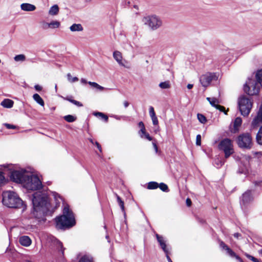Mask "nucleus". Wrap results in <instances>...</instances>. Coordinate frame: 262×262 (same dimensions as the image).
<instances>
[{
    "label": "nucleus",
    "mask_w": 262,
    "mask_h": 262,
    "mask_svg": "<svg viewBox=\"0 0 262 262\" xmlns=\"http://www.w3.org/2000/svg\"><path fill=\"white\" fill-rule=\"evenodd\" d=\"M32 204L33 205V215L39 220H45V216L48 214L51 215L50 211V204L48 198L45 194L40 192L35 193L33 195Z\"/></svg>",
    "instance_id": "1"
},
{
    "label": "nucleus",
    "mask_w": 262,
    "mask_h": 262,
    "mask_svg": "<svg viewBox=\"0 0 262 262\" xmlns=\"http://www.w3.org/2000/svg\"><path fill=\"white\" fill-rule=\"evenodd\" d=\"M56 222L57 227L60 229L71 228L75 225L74 214L68 205L63 208V214L56 218Z\"/></svg>",
    "instance_id": "2"
},
{
    "label": "nucleus",
    "mask_w": 262,
    "mask_h": 262,
    "mask_svg": "<svg viewBox=\"0 0 262 262\" xmlns=\"http://www.w3.org/2000/svg\"><path fill=\"white\" fill-rule=\"evenodd\" d=\"M3 203L9 208H25L24 202L17 194L12 191H6L3 193Z\"/></svg>",
    "instance_id": "3"
},
{
    "label": "nucleus",
    "mask_w": 262,
    "mask_h": 262,
    "mask_svg": "<svg viewBox=\"0 0 262 262\" xmlns=\"http://www.w3.org/2000/svg\"><path fill=\"white\" fill-rule=\"evenodd\" d=\"M23 185L26 189L31 190L40 189L42 186L41 182L39 178L29 173Z\"/></svg>",
    "instance_id": "4"
},
{
    "label": "nucleus",
    "mask_w": 262,
    "mask_h": 262,
    "mask_svg": "<svg viewBox=\"0 0 262 262\" xmlns=\"http://www.w3.org/2000/svg\"><path fill=\"white\" fill-rule=\"evenodd\" d=\"M251 100L246 96H241L238 101V105L241 114L247 116L250 114L252 107Z\"/></svg>",
    "instance_id": "5"
},
{
    "label": "nucleus",
    "mask_w": 262,
    "mask_h": 262,
    "mask_svg": "<svg viewBox=\"0 0 262 262\" xmlns=\"http://www.w3.org/2000/svg\"><path fill=\"white\" fill-rule=\"evenodd\" d=\"M237 143L238 146L241 148L251 149L253 146L251 135L248 133L239 135L237 139Z\"/></svg>",
    "instance_id": "6"
},
{
    "label": "nucleus",
    "mask_w": 262,
    "mask_h": 262,
    "mask_svg": "<svg viewBox=\"0 0 262 262\" xmlns=\"http://www.w3.org/2000/svg\"><path fill=\"white\" fill-rule=\"evenodd\" d=\"M218 148L224 152L225 159L228 158L234 152L233 145L231 140L228 138L222 140L219 143Z\"/></svg>",
    "instance_id": "7"
},
{
    "label": "nucleus",
    "mask_w": 262,
    "mask_h": 262,
    "mask_svg": "<svg viewBox=\"0 0 262 262\" xmlns=\"http://www.w3.org/2000/svg\"><path fill=\"white\" fill-rule=\"evenodd\" d=\"M143 22L152 30L158 29L162 25V21L161 19L156 15H150L144 17L143 18Z\"/></svg>",
    "instance_id": "8"
},
{
    "label": "nucleus",
    "mask_w": 262,
    "mask_h": 262,
    "mask_svg": "<svg viewBox=\"0 0 262 262\" xmlns=\"http://www.w3.org/2000/svg\"><path fill=\"white\" fill-rule=\"evenodd\" d=\"M260 84L253 79H249L244 85V90L249 95H257L259 93Z\"/></svg>",
    "instance_id": "9"
},
{
    "label": "nucleus",
    "mask_w": 262,
    "mask_h": 262,
    "mask_svg": "<svg viewBox=\"0 0 262 262\" xmlns=\"http://www.w3.org/2000/svg\"><path fill=\"white\" fill-rule=\"evenodd\" d=\"M29 172L26 170H14L12 171L10 178L13 181L23 184Z\"/></svg>",
    "instance_id": "10"
},
{
    "label": "nucleus",
    "mask_w": 262,
    "mask_h": 262,
    "mask_svg": "<svg viewBox=\"0 0 262 262\" xmlns=\"http://www.w3.org/2000/svg\"><path fill=\"white\" fill-rule=\"evenodd\" d=\"M217 76L215 73L207 72L202 75L200 77V82L201 85L205 88L207 87L212 81H216Z\"/></svg>",
    "instance_id": "11"
},
{
    "label": "nucleus",
    "mask_w": 262,
    "mask_h": 262,
    "mask_svg": "<svg viewBox=\"0 0 262 262\" xmlns=\"http://www.w3.org/2000/svg\"><path fill=\"white\" fill-rule=\"evenodd\" d=\"M261 123H262V104L260 106L257 115L254 117L251 122V128H256Z\"/></svg>",
    "instance_id": "12"
},
{
    "label": "nucleus",
    "mask_w": 262,
    "mask_h": 262,
    "mask_svg": "<svg viewBox=\"0 0 262 262\" xmlns=\"http://www.w3.org/2000/svg\"><path fill=\"white\" fill-rule=\"evenodd\" d=\"M156 236L159 244L160 245L161 248L165 253H167L168 252V250L166 248V244L164 237L162 236L159 235L158 234H156Z\"/></svg>",
    "instance_id": "13"
},
{
    "label": "nucleus",
    "mask_w": 262,
    "mask_h": 262,
    "mask_svg": "<svg viewBox=\"0 0 262 262\" xmlns=\"http://www.w3.org/2000/svg\"><path fill=\"white\" fill-rule=\"evenodd\" d=\"M252 200V196L251 195V191L248 190L245 192L243 194L242 199L241 202V204L245 205L247 203H248Z\"/></svg>",
    "instance_id": "14"
},
{
    "label": "nucleus",
    "mask_w": 262,
    "mask_h": 262,
    "mask_svg": "<svg viewBox=\"0 0 262 262\" xmlns=\"http://www.w3.org/2000/svg\"><path fill=\"white\" fill-rule=\"evenodd\" d=\"M19 243L25 247L29 246L31 243L32 241L28 236H21L19 238Z\"/></svg>",
    "instance_id": "15"
},
{
    "label": "nucleus",
    "mask_w": 262,
    "mask_h": 262,
    "mask_svg": "<svg viewBox=\"0 0 262 262\" xmlns=\"http://www.w3.org/2000/svg\"><path fill=\"white\" fill-rule=\"evenodd\" d=\"M149 113L150 117L152 120V122L154 125H157L158 124V120L156 117L154 108L152 106H150L149 108Z\"/></svg>",
    "instance_id": "16"
},
{
    "label": "nucleus",
    "mask_w": 262,
    "mask_h": 262,
    "mask_svg": "<svg viewBox=\"0 0 262 262\" xmlns=\"http://www.w3.org/2000/svg\"><path fill=\"white\" fill-rule=\"evenodd\" d=\"M113 57L116 60V61L119 64L124 66L122 62V54L120 52L118 51H115L113 53Z\"/></svg>",
    "instance_id": "17"
},
{
    "label": "nucleus",
    "mask_w": 262,
    "mask_h": 262,
    "mask_svg": "<svg viewBox=\"0 0 262 262\" xmlns=\"http://www.w3.org/2000/svg\"><path fill=\"white\" fill-rule=\"evenodd\" d=\"M52 241L55 249L58 251H61L62 254H63V249L62 243L55 237H52Z\"/></svg>",
    "instance_id": "18"
},
{
    "label": "nucleus",
    "mask_w": 262,
    "mask_h": 262,
    "mask_svg": "<svg viewBox=\"0 0 262 262\" xmlns=\"http://www.w3.org/2000/svg\"><path fill=\"white\" fill-rule=\"evenodd\" d=\"M21 10L25 11H33L36 9V7L29 3H23L20 5Z\"/></svg>",
    "instance_id": "19"
},
{
    "label": "nucleus",
    "mask_w": 262,
    "mask_h": 262,
    "mask_svg": "<svg viewBox=\"0 0 262 262\" xmlns=\"http://www.w3.org/2000/svg\"><path fill=\"white\" fill-rule=\"evenodd\" d=\"M13 103L14 102L12 100L5 99L2 101L1 104L4 107L10 108L13 107Z\"/></svg>",
    "instance_id": "20"
},
{
    "label": "nucleus",
    "mask_w": 262,
    "mask_h": 262,
    "mask_svg": "<svg viewBox=\"0 0 262 262\" xmlns=\"http://www.w3.org/2000/svg\"><path fill=\"white\" fill-rule=\"evenodd\" d=\"M207 100L209 102L210 104L213 107L217 108L219 103H220V100L215 97H207Z\"/></svg>",
    "instance_id": "21"
},
{
    "label": "nucleus",
    "mask_w": 262,
    "mask_h": 262,
    "mask_svg": "<svg viewBox=\"0 0 262 262\" xmlns=\"http://www.w3.org/2000/svg\"><path fill=\"white\" fill-rule=\"evenodd\" d=\"M256 141L257 144L262 145V125L260 126L256 134Z\"/></svg>",
    "instance_id": "22"
},
{
    "label": "nucleus",
    "mask_w": 262,
    "mask_h": 262,
    "mask_svg": "<svg viewBox=\"0 0 262 262\" xmlns=\"http://www.w3.org/2000/svg\"><path fill=\"white\" fill-rule=\"evenodd\" d=\"M70 29L72 32L82 31L83 27L80 24H74L70 27Z\"/></svg>",
    "instance_id": "23"
},
{
    "label": "nucleus",
    "mask_w": 262,
    "mask_h": 262,
    "mask_svg": "<svg viewBox=\"0 0 262 262\" xmlns=\"http://www.w3.org/2000/svg\"><path fill=\"white\" fill-rule=\"evenodd\" d=\"M33 99L39 105L42 106H43L45 105L44 101L41 97L38 94H35L33 95Z\"/></svg>",
    "instance_id": "24"
},
{
    "label": "nucleus",
    "mask_w": 262,
    "mask_h": 262,
    "mask_svg": "<svg viewBox=\"0 0 262 262\" xmlns=\"http://www.w3.org/2000/svg\"><path fill=\"white\" fill-rule=\"evenodd\" d=\"M220 245L221 248L225 250L229 255H234V252L230 248H229L223 242H221Z\"/></svg>",
    "instance_id": "25"
},
{
    "label": "nucleus",
    "mask_w": 262,
    "mask_h": 262,
    "mask_svg": "<svg viewBox=\"0 0 262 262\" xmlns=\"http://www.w3.org/2000/svg\"><path fill=\"white\" fill-rule=\"evenodd\" d=\"M58 6L57 5H54L50 8L49 11V14L51 15H55L58 14Z\"/></svg>",
    "instance_id": "26"
},
{
    "label": "nucleus",
    "mask_w": 262,
    "mask_h": 262,
    "mask_svg": "<svg viewBox=\"0 0 262 262\" xmlns=\"http://www.w3.org/2000/svg\"><path fill=\"white\" fill-rule=\"evenodd\" d=\"M242 123V120L240 117H237L235 118L234 121V128L235 130H238V127L241 125Z\"/></svg>",
    "instance_id": "27"
},
{
    "label": "nucleus",
    "mask_w": 262,
    "mask_h": 262,
    "mask_svg": "<svg viewBox=\"0 0 262 262\" xmlns=\"http://www.w3.org/2000/svg\"><path fill=\"white\" fill-rule=\"evenodd\" d=\"M159 86L162 89H168L170 88L171 84L170 81L168 80L160 83Z\"/></svg>",
    "instance_id": "28"
},
{
    "label": "nucleus",
    "mask_w": 262,
    "mask_h": 262,
    "mask_svg": "<svg viewBox=\"0 0 262 262\" xmlns=\"http://www.w3.org/2000/svg\"><path fill=\"white\" fill-rule=\"evenodd\" d=\"M116 197H117V200L118 203L119 205L120 206V208L121 209L122 211L123 212H124V215H125V213L124 202L121 200V198L119 195H118L117 194H116Z\"/></svg>",
    "instance_id": "29"
},
{
    "label": "nucleus",
    "mask_w": 262,
    "mask_h": 262,
    "mask_svg": "<svg viewBox=\"0 0 262 262\" xmlns=\"http://www.w3.org/2000/svg\"><path fill=\"white\" fill-rule=\"evenodd\" d=\"M26 56L24 54H19L14 57V59L16 62H23L26 60Z\"/></svg>",
    "instance_id": "30"
},
{
    "label": "nucleus",
    "mask_w": 262,
    "mask_h": 262,
    "mask_svg": "<svg viewBox=\"0 0 262 262\" xmlns=\"http://www.w3.org/2000/svg\"><path fill=\"white\" fill-rule=\"evenodd\" d=\"M256 78L257 81L260 84V86H262V69L258 70L256 74Z\"/></svg>",
    "instance_id": "31"
},
{
    "label": "nucleus",
    "mask_w": 262,
    "mask_h": 262,
    "mask_svg": "<svg viewBox=\"0 0 262 262\" xmlns=\"http://www.w3.org/2000/svg\"><path fill=\"white\" fill-rule=\"evenodd\" d=\"M159 187V184L156 182H150L148 183L147 188L148 189H155Z\"/></svg>",
    "instance_id": "32"
},
{
    "label": "nucleus",
    "mask_w": 262,
    "mask_h": 262,
    "mask_svg": "<svg viewBox=\"0 0 262 262\" xmlns=\"http://www.w3.org/2000/svg\"><path fill=\"white\" fill-rule=\"evenodd\" d=\"M50 28L56 29L59 27L60 23L59 21L57 20L52 21L49 23Z\"/></svg>",
    "instance_id": "33"
},
{
    "label": "nucleus",
    "mask_w": 262,
    "mask_h": 262,
    "mask_svg": "<svg viewBox=\"0 0 262 262\" xmlns=\"http://www.w3.org/2000/svg\"><path fill=\"white\" fill-rule=\"evenodd\" d=\"M94 115L95 116L100 117L102 119H104L105 122L108 121V117L105 115L104 114L101 112H95L93 113Z\"/></svg>",
    "instance_id": "34"
},
{
    "label": "nucleus",
    "mask_w": 262,
    "mask_h": 262,
    "mask_svg": "<svg viewBox=\"0 0 262 262\" xmlns=\"http://www.w3.org/2000/svg\"><path fill=\"white\" fill-rule=\"evenodd\" d=\"M79 262H93L92 258L88 255L82 256L79 260Z\"/></svg>",
    "instance_id": "35"
},
{
    "label": "nucleus",
    "mask_w": 262,
    "mask_h": 262,
    "mask_svg": "<svg viewBox=\"0 0 262 262\" xmlns=\"http://www.w3.org/2000/svg\"><path fill=\"white\" fill-rule=\"evenodd\" d=\"M63 118L68 122H73L76 120V117L71 115L65 116Z\"/></svg>",
    "instance_id": "36"
},
{
    "label": "nucleus",
    "mask_w": 262,
    "mask_h": 262,
    "mask_svg": "<svg viewBox=\"0 0 262 262\" xmlns=\"http://www.w3.org/2000/svg\"><path fill=\"white\" fill-rule=\"evenodd\" d=\"M88 83L92 86L98 89L100 91H102L104 89V88L102 86L99 85L98 83L95 82H88Z\"/></svg>",
    "instance_id": "37"
},
{
    "label": "nucleus",
    "mask_w": 262,
    "mask_h": 262,
    "mask_svg": "<svg viewBox=\"0 0 262 262\" xmlns=\"http://www.w3.org/2000/svg\"><path fill=\"white\" fill-rule=\"evenodd\" d=\"M225 163L224 161L222 160L217 158L214 160V164L217 168H220Z\"/></svg>",
    "instance_id": "38"
},
{
    "label": "nucleus",
    "mask_w": 262,
    "mask_h": 262,
    "mask_svg": "<svg viewBox=\"0 0 262 262\" xmlns=\"http://www.w3.org/2000/svg\"><path fill=\"white\" fill-rule=\"evenodd\" d=\"M199 121L202 123H205L207 121L206 117L201 114H198L197 115Z\"/></svg>",
    "instance_id": "39"
},
{
    "label": "nucleus",
    "mask_w": 262,
    "mask_h": 262,
    "mask_svg": "<svg viewBox=\"0 0 262 262\" xmlns=\"http://www.w3.org/2000/svg\"><path fill=\"white\" fill-rule=\"evenodd\" d=\"M67 78L70 82H75L78 81V78L77 77H72L70 73L67 74Z\"/></svg>",
    "instance_id": "40"
},
{
    "label": "nucleus",
    "mask_w": 262,
    "mask_h": 262,
    "mask_svg": "<svg viewBox=\"0 0 262 262\" xmlns=\"http://www.w3.org/2000/svg\"><path fill=\"white\" fill-rule=\"evenodd\" d=\"M160 189L163 191L167 192L168 191V188L167 185L163 183H161L159 184V187Z\"/></svg>",
    "instance_id": "41"
},
{
    "label": "nucleus",
    "mask_w": 262,
    "mask_h": 262,
    "mask_svg": "<svg viewBox=\"0 0 262 262\" xmlns=\"http://www.w3.org/2000/svg\"><path fill=\"white\" fill-rule=\"evenodd\" d=\"M141 138H145L149 141L152 140V138L149 136L148 133H146V130H145V133H141L139 134Z\"/></svg>",
    "instance_id": "42"
},
{
    "label": "nucleus",
    "mask_w": 262,
    "mask_h": 262,
    "mask_svg": "<svg viewBox=\"0 0 262 262\" xmlns=\"http://www.w3.org/2000/svg\"><path fill=\"white\" fill-rule=\"evenodd\" d=\"M41 28L43 30H48L50 29L49 23L45 21L41 22Z\"/></svg>",
    "instance_id": "43"
},
{
    "label": "nucleus",
    "mask_w": 262,
    "mask_h": 262,
    "mask_svg": "<svg viewBox=\"0 0 262 262\" xmlns=\"http://www.w3.org/2000/svg\"><path fill=\"white\" fill-rule=\"evenodd\" d=\"M138 125L141 127V129L139 131V134L141 133H145V127L144 126V124L143 122L141 121L139 123Z\"/></svg>",
    "instance_id": "44"
},
{
    "label": "nucleus",
    "mask_w": 262,
    "mask_h": 262,
    "mask_svg": "<svg viewBox=\"0 0 262 262\" xmlns=\"http://www.w3.org/2000/svg\"><path fill=\"white\" fill-rule=\"evenodd\" d=\"M201 144V136L198 135L196 137V145L200 146Z\"/></svg>",
    "instance_id": "45"
},
{
    "label": "nucleus",
    "mask_w": 262,
    "mask_h": 262,
    "mask_svg": "<svg viewBox=\"0 0 262 262\" xmlns=\"http://www.w3.org/2000/svg\"><path fill=\"white\" fill-rule=\"evenodd\" d=\"M5 181V178L4 176L3 175V172H0V185L4 183Z\"/></svg>",
    "instance_id": "46"
},
{
    "label": "nucleus",
    "mask_w": 262,
    "mask_h": 262,
    "mask_svg": "<svg viewBox=\"0 0 262 262\" xmlns=\"http://www.w3.org/2000/svg\"><path fill=\"white\" fill-rule=\"evenodd\" d=\"M245 255L248 258H249V259H250L251 260H252V261L254 262L255 260H256V258L255 257H254V256H252V255H250V254H248V253H245Z\"/></svg>",
    "instance_id": "47"
},
{
    "label": "nucleus",
    "mask_w": 262,
    "mask_h": 262,
    "mask_svg": "<svg viewBox=\"0 0 262 262\" xmlns=\"http://www.w3.org/2000/svg\"><path fill=\"white\" fill-rule=\"evenodd\" d=\"M216 109L220 110L221 112H224L225 114H227V112L225 111V108L221 105H217Z\"/></svg>",
    "instance_id": "48"
},
{
    "label": "nucleus",
    "mask_w": 262,
    "mask_h": 262,
    "mask_svg": "<svg viewBox=\"0 0 262 262\" xmlns=\"http://www.w3.org/2000/svg\"><path fill=\"white\" fill-rule=\"evenodd\" d=\"M72 103L78 106H79V107L83 106L81 102H80L78 101H76L75 100H74V101H72Z\"/></svg>",
    "instance_id": "49"
},
{
    "label": "nucleus",
    "mask_w": 262,
    "mask_h": 262,
    "mask_svg": "<svg viewBox=\"0 0 262 262\" xmlns=\"http://www.w3.org/2000/svg\"><path fill=\"white\" fill-rule=\"evenodd\" d=\"M5 125L8 129H14L16 128V126L15 125L10 124L6 123Z\"/></svg>",
    "instance_id": "50"
},
{
    "label": "nucleus",
    "mask_w": 262,
    "mask_h": 262,
    "mask_svg": "<svg viewBox=\"0 0 262 262\" xmlns=\"http://www.w3.org/2000/svg\"><path fill=\"white\" fill-rule=\"evenodd\" d=\"M231 257H235V258L236 259H237L238 260H239V262H243V260L241 259V258L238 256V255H237L235 253H234V255H229Z\"/></svg>",
    "instance_id": "51"
},
{
    "label": "nucleus",
    "mask_w": 262,
    "mask_h": 262,
    "mask_svg": "<svg viewBox=\"0 0 262 262\" xmlns=\"http://www.w3.org/2000/svg\"><path fill=\"white\" fill-rule=\"evenodd\" d=\"M186 203L187 206L190 207L191 205V201L189 198H187L186 201Z\"/></svg>",
    "instance_id": "52"
},
{
    "label": "nucleus",
    "mask_w": 262,
    "mask_h": 262,
    "mask_svg": "<svg viewBox=\"0 0 262 262\" xmlns=\"http://www.w3.org/2000/svg\"><path fill=\"white\" fill-rule=\"evenodd\" d=\"M34 88L38 92L41 91L42 90V87L39 85H35Z\"/></svg>",
    "instance_id": "53"
},
{
    "label": "nucleus",
    "mask_w": 262,
    "mask_h": 262,
    "mask_svg": "<svg viewBox=\"0 0 262 262\" xmlns=\"http://www.w3.org/2000/svg\"><path fill=\"white\" fill-rule=\"evenodd\" d=\"M95 144L96 145V146L98 148V149H99V150L100 152H101V151H102L101 147L100 145L99 144V143L98 142H95Z\"/></svg>",
    "instance_id": "54"
},
{
    "label": "nucleus",
    "mask_w": 262,
    "mask_h": 262,
    "mask_svg": "<svg viewBox=\"0 0 262 262\" xmlns=\"http://www.w3.org/2000/svg\"><path fill=\"white\" fill-rule=\"evenodd\" d=\"M53 195L54 196V198H55L56 201L58 200V198L61 199L60 196L57 193H56L55 192L54 193Z\"/></svg>",
    "instance_id": "55"
},
{
    "label": "nucleus",
    "mask_w": 262,
    "mask_h": 262,
    "mask_svg": "<svg viewBox=\"0 0 262 262\" xmlns=\"http://www.w3.org/2000/svg\"><path fill=\"white\" fill-rule=\"evenodd\" d=\"M123 104H124V107L125 108H126V107H127L128 106L129 103L127 101H125L124 102Z\"/></svg>",
    "instance_id": "56"
},
{
    "label": "nucleus",
    "mask_w": 262,
    "mask_h": 262,
    "mask_svg": "<svg viewBox=\"0 0 262 262\" xmlns=\"http://www.w3.org/2000/svg\"><path fill=\"white\" fill-rule=\"evenodd\" d=\"M166 258H167L168 262H170V261H171V258H170V257L168 255V252L167 253H166Z\"/></svg>",
    "instance_id": "57"
},
{
    "label": "nucleus",
    "mask_w": 262,
    "mask_h": 262,
    "mask_svg": "<svg viewBox=\"0 0 262 262\" xmlns=\"http://www.w3.org/2000/svg\"><path fill=\"white\" fill-rule=\"evenodd\" d=\"M152 144L154 147V148L155 149L156 151L157 152V151H158L157 145H156V144L155 143H152Z\"/></svg>",
    "instance_id": "58"
},
{
    "label": "nucleus",
    "mask_w": 262,
    "mask_h": 262,
    "mask_svg": "<svg viewBox=\"0 0 262 262\" xmlns=\"http://www.w3.org/2000/svg\"><path fill=\"white\" fill-rule=\"evenodd\" d=\"M193 85L192 84H188L187 85V88L188 89H191L193 88Z\"/></svg>",
    "instance_id": "59"
},
{
    "label": "nucleus",
    "mask_w": 262,
    "mask_h": 262,
    "mask_svg": "<svg viewBox=\"0 0 262 262\" xmlns=\"http://www.w3.org/2000/svg\"><path fill=\"white\" fill-rule=\"evenodd\" d=\"M65 99H66L67 100L70 101L71 103H72V101H74V99H72L70 97H67V98H65Z\"/></svg>",
    "instance_id": "60"
},
{
    "label": "nucleus",
    "mask_w": 262,
    "mask_h": 262,
    "mask_svg": "<svg viewBox=\"0 0 262 262\" xmlns=\"http://www.w3.org/2000/svg\"><path fill=\"white\" fill-rule=\"evenodd\" d=\"M240 235V234L238 233H235L234 234V236L236 238H238Z\"/></svg>",
    "instance_id": "61"
},
{
    "label": "nucleus",
    "mask_w": 262,
    "mask_h": 262,
    "mask_svg": "<svg viewBox=\"0 0 262 262\" xmlns=\"http://www.w3.org/2000/svg\"><path fill=\"white\" fill-rule=\"evenodd\" d=\"M81 83H88V82H87V81H86V80L85 79H83V78H82V79H81Z\"/></svg>",
    "instance_id": "62"
},
{
    "label": "nucleus",
    "mask_w": 262,
    "mask_h": 262,
    "mask_svg": "<svg viewBox=\"0 0 262 262\" xmlns=\"http://www.w3.org/2000/svg\"><path fill=\"white\" fill-rule=\"evenodd\" d=\"M258 253L262 256V248L258 250Z\"/></svg>",
    "instance_id": "63"
},
{
    "label": "nucleus",
    "mask_w": 262,
    "mask_h": 262,
    "mask_svg": "<svg viewBox=\"0 0 262 262\" xmlns=\"http://www.w3.org/2000/svg\"><path fill=\"white\" fill-rule=\"evenodd\" d=\"M254 262H261L260 260H259V259H258L257 258H256V260H255Z\"/></svg>",
    "instance_id": "64"
}]
</instances>
